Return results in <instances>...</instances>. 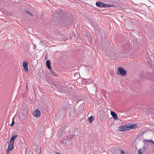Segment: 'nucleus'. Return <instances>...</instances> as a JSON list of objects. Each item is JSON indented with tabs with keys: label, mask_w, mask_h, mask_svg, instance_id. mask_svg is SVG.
Returning <instances> with one entry per match:
<instances>
[{
	"label": "nucleus",
	"mask_w": 154,
	"mask_h": 154,
	"mask_svg": "<svg viewBox=\"0 0 154 154\" xmlns=\"http://www.w3.org/2000/svg\"><path fill=\"white\" fill-rule=\"evenodd\" d=\"M138 154H142V149H139L138 151Z\"/></svg>",
	"instance_id": "obj_18"
},
{
	"label": "nucleus",
	"mask_w": 154,
	"mask_h": 154,
	"mask_svg": "<svg viewBox=\"0 0 154 154\" xmlns=\"http://www.w3.org/2000/svg\"><path fill=\"white\" fill-rule=\"evenodd\" d=\"M26 13L27 14H28L29 15L32 16V14L28 11H26Z\"/></svg>",
	"instance_id": "obj_17"
},
{
	"label": "nucleus",
	"mask_w": 154,
	"mask_h": 154,
	"mask_svg": "<svg viewBox=\"0 0 154 154\" xmlns=\"http://www.w3.org/2000/svg\"><path fill=\"white\" fill-rule=\"evenodd\" d=\"M144 141L145 142H151V143H153L154 142L153 140H144Z\"/></svg>",
	"instance_id": "obj_15"
},
{
	"label": "nucleus",
	"mask_w": 154,
	"mask_h": 154,
	"mask_svg": "<svg viewBox=\"0 0 154 154\" xmlns=\"http://www.w3.org/2000/svg\"><path fill=\"white\" fill-rule=\"evenodd\" d=\"M10 151H8V150H7L6 151V154H9V152Z\"/></svg>",
	"instance_id": "obj_20"
},
{
	"label": "nucleus",
	"mask_w": 154,
	"mask_h": 154,
	"mask_svg": "<svg viewBox=\"0 0 154 154\" xmlns=\"http://www.w3.org/2000/svg\"><path fill=\"white\" fill-rule=\"evenodd\" d=\"M43 43V41H41L40 42V43Z\"/></svg>",
	"instance_id": "obj_23"
},
{
	"label": "nucleus",
	"mask_w": 154,
	"mask_h": 154,
	"mask_svg": "<svg viewBox=\"0 0 154 154\" xmlns=\"http://www.w3.org/2000/svg\"><path fill=\"white\" fill-rule=\"evenodd\" d=\"M50 72L53 75H54L55 76H57V73L54 72H53L52 70L51 69L50 70Z\"/></svg>",
	"instance_id": "obj_13"
},
{
	"label": "nucleus",
	"mask_w": 154,
	"mask_h": 154,
	"mask_svg": "<svg viewBox=\"0 0 154 154\" xmlns=\"http://www.w3.org/2000/svg\"><path fill=\"white\" fill-rule=\"evenodd\" d=\"M125 50H127L128 49H125Z\"/></svg>",
	"instance_id": "obj_25"
},
{
	"label": "nucleus",
	"mask_w": 154,
	"mask_h": 154,
	"mask_svg": "<svg viewBox=\"0 0 154 154\" xmlns=\"http://www.w3.org/2000/svg\"><path fill=\"white\" fill-rule=\"evenodd\" d=\"M57 154H61L60 153H57Z\"/></svg>",
	"instance_id": "obj_24"
},
{
	"label": "nucleus",
	"mask_w": 154,
	"mask_h": 154,
	"mask_svg": "<svg viewBox=\"0 0 154 154\" xmlns=\"http://www.w3.org/2000/svg\"><path fill=\"white\" fill-rule=\"evenodd\" d=\"M28 63L27 61L24 62L23 63V66L26 72H28L29 71Z\"/></svg>",
	"instance_id": "obj_3"
},
{
	"label": "nucleus",
	"mask_w": 154,
	"mask_h": 154,
	"mask_svg": "<svg viewBox=\"0 0 154 154\" xmlns=\"http://www.w3.org/2000/svg\"><path fill=\"white\" fill-rule=\"evenodd\" d=\"M146 33L149 38H151L153 36V32L152 30H151L150 31H147Z\"/></svg>",
	"instance_id": "obj_8"
},
{
	"label": "nucleus",
	"mask_w": 154,
	"mask_h": 154,
	"mask_svg": "<svg viewBox=\"0 0 154 154\" xmlns=\"http://www.w3.org/2000/svg\"><path fill=\"white\" fill-rule=\"evenodd\" d=\"M124 152L123 151V150H121V154H124Z\"/></svg>",
	"instance_id": "obj_21"
},
{
	"label": "nucleus",
	"mask_w": 154,
	"mask_h": 154,
	"mask_svg": "<svg viewBox=\"0 0 154 154\" xmlns=\"http://www.w3.org/2000/svg\"><path fill=\"white\" fill-rule=\"evenodd\" d=\"M40 115V112L38 109L35 110L33 112V115L36 117H39Z\"/></svg>",
	"instance_id": "obj_6"
},
{
	"label": "nucleus",
	"mask_w": 154,
	"mask_h": 154,
	"mask_svg": "<svg viewBox=\"0 0 154 154\" xmlns=\"http://www.w3.org/2000/svg\"><path fill=\"white\" fill-rule=\"evenodd\" d=\"M17 137V135H14L11 138L10 141V144L11 145L14 144V141Z\"/></svg>",
	"instance_id": "obj_5"
},
{
	"label": "nucleus",
	"mask_w": 154,
	"mask_h": 154,
	"mask_svg": "<svg viewBox=\"0 0 154 154\" xmlns=\"http://www.w3.org/2000/svg\"><path fill=\"white\" fill-rule=\"evenodd\" d=\"M88 120L90 123H91L94 120V117L93 116H91L88 118Z\"/></svg>",
	"instance_id": "obj_12"
},
{
	"label": "nucleus",
	"mask_w": 154,
	"mask_h": 154,
	"mask_svg": "<svg viewBox=\"0 0 154 154\" xmlns=\"http://www.w3.org/2000/svg\"><path fill=\"white\" fill-rule=\"evenodd\" d=\"M111 114L113 117L114 119L116 120H117L118 119V118L117 117V114L114 112L112 111H111Z\"/></svg>",
	"instance_id": "obj_7"
},
{
	"label": "nucleus",
	"mask_w": 154,
	"mask_h": 154,
	"mask_svg": "<svg viewBox=\"0 0 154 154\" xmlns=\"http://www.w3.org/2000/svg\"><path fill=\"white\" fill-rule=\"evenodd\" d=\"M46 65L48 68L51 70V62L49 60H47L46 61Z\"/></svg>",
	"instance_id": "obj_9"
},
{
	"label": "nucleus",
	"mask_w": 154,
	"mask_h": 154,
	"mask_svg": "<svg viewBox=\"0 0 154 154\" xmlns=\"http://www.w3.org/2000/svg\"><path fill=\"white\" fill-rule=\"evenodd\" d=\"M115 7L113 5H110L106 4V8H108V7Z\"/></svg>",
	"instance_id": "obj_14"
},
{
	"label": "nucleus",
	"mask_w": 154,
	"mask_h": 154,
	"mask_svg": "<svg viewBox=\"0 0 154 154\" xmlns=\"http://www.w3.org/2000/svg\"><path fill=\"white\" fill-rule=\"evenodd\" d=\"M14 124H15V123H14V118H13V119H12V121L11 124L10 125V126L11 127H12L14 125Z\"/></svg>",
	"instance_id": "obj_16"
},
{
	"label": "nucleus",
	"mask_w": 154,
	"mask_h": 154,
	"mask_svg": "<svg viewBox=\"0 0 154 154\" xmlns=\"http://www.w3.org/2000/svg\"><path fill=\"white\" fill-rule=\"evenodd\" d=\"M128 124L129 130L131 129L136 128L137 127V124Z\"/></svg>",
	"instance_id": "obj_4"
},
{
	"label": "nucleus",
	"mask_w": 154,
	"mask_h": 154,
	"mask_svg": "<svg viewBox=\"0 0 154 154\" xmlns=\"http://www.w3.org/2000/svg\"><path fill=\"white\" fill-rule=\"evenodd\" d=\"M14 144L11 145L10 144V145H9L7 150H8V151H10L14 148Z\"/></svg>",
	"instance_id": "obj_11"
},
{
	"label": "nucleus",
	"mask_w": 154,
	"mask_h": 154,
	"mask_svg": "<svg viewBox=\"0 0 154 154\" xmlns=\"http://www.w3.org/2000/svg\"><path fill=\"white\" fill-rule=\"evenodd\" d=\"M103 2L100 1L97 2L96 3V6L99 8L102 7Z\"/></svg>",
	"instance_id": "obj_10"
},
{
	"label": "nucleus",
	"mask_w": 154,
	"mask_h": 154,
	"mask_svg": "<svg viewBox=\"0 0 154 154\" xmlns=\"http://www.w3.org/2000/svg\"><path fill=\"white\" fill-rule=\"evenodd\" d=\"M126 74V71L122 67H119L118 68L117 74L123 76H125Z\"/></svg>",
	"instance_id": "obj_1"
},
{
	"label": "nucleus",
	"mask_w": 154,
	"mask_h": 154,
	"mask_svg": "<svg viewBox=\"0 0 154 154\" xmlns=\"http://www.w3.org/2000/svg\"><path fill=\"white\" fill-rule=\"evenodd\" d=\"M75 75H77V73H75L74 74V76H75Z\"/></svg>",
	"instance_id": "obj_22"
},
{
	"label": "nucleus",
	"mask_w": 154,
	"mask_h": 154,
	"mask_svg": "<svg viewBox=\"0 0 154 154\" xmlns=\"http://www.w3.org/2000/svg\"><path fill=\"white\" fill-rule=\"evenodd\" d=\"M129 130L128 124L120 126L119 128V130L120 131H124Z\"/></svg>",
	"instance_id": "obj_2"
},
{
	"label": "nucleus",
	"mask_w": 154,
	"mask_h": 154,
	"mask_svg": "<svg viewBox=\"0 0 154 154\" xmlns=\"http://www.w3.org/2000/svg\"><path fill=\"white\" fill-rule=\"evenodd\" d=\"M106 4H105L103 3V5L102 7L106 8Z\"/></svg>",
	"instance_id": "obj_19"
}]
</instances>
